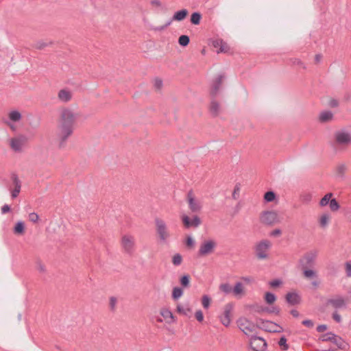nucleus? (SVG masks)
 <instances>
[{
  "instance_id": "24",
  "label": "nucleus",
  "mask_w": 351,
  "mask_h": 351,
  "mask_svg": "<svg viewBox=\"0 0 351 351\" xmlns=\"http://www.w3.org/2000/svg\"><path fill=\"white\" fill-rule=\"evenodd\" d=\"M221 111V106L215 100H212L210 106V112L213 116H217Z\"/></svg>"
},
{
  "instance_id": "10",
  "label": "nucleus",
  "mask_w": 351,
  "mask_h": 351,
  "mask_svg": "<svg viewBox=\"0 0 351 351\" xmlns=\"http://www.w3.org/2000/svg\"><path fill=\"white\" fill-rule=\"evenodd\" d=\"M233 307L234 306L232 303H228L226 304L224 306L222 314L219 317L221 323L226 327L229 326L230 324L231 313L233 310Z\"/></svg>"
},
{
  "instance_id": "48",
  "label": "nucleus",
  "mask_w": 351,
  "mask_h": 351,
  "mask_svg": "<svg viewBox=\"0 0 351 351\" xmlns=\"http://www.w3.org/2000/svg\"><path fill=\"white\" fill-rule=\"evenodd\" d=\"M195 316L197 320L199 322H202L204 320V315L201 310H197L195 313Z\"/></svg>"
},
{
  "instance_id": "19",
  "label": "nucleus",
  "mask_w": 351,
  "mask_h": 351,
  "mask_svg": "<svg viewBox=\"0 0 351 351\" xmlns=\"http://www.w3.org/2000/svg\"><path fill=\"white\" fill-rule=\"evenodd\" d=\"M328 302L335 308H342L346 307V300L341 296H337L335 298L330 299Z\"/></svg>"
},
{
  "instance_id": "59",
  "label": "nucleus",
  "mask_w": 351,
  "mask_h": 351,
  "mask_svg": "<svg viewBox=\"0 0 351 351\" xmlns=\"http://www.w3.org/2000/svg\"><path fill=\"white\" fill-rule=\"evenodd\" d=\"M150 4L153 6L160 8L161 7V3L158 0H152Z\"/></svg>"
},
{
  "instance_id": "52",
  "label": "nucleus",
  "mask_w": 351,
  "mask_h": 351,
  "mask_svg": "<svg viewBox=\"0 0 351 351\" xmlns=\"http://www.w3.org/2000/svg\"><path fill=\"white\" fill-rule=\"evenodd\" d=\"M302 324L308 328H312L314 326L313 321L310 319H305L302 322Z\"/></svg>"
},
{
  "instance_id": "36",
  "label": "nucleus",
  "mask_w": 351,
  "mask_h": 351,
  "mask_svg": "<svg viewBox=\"0 0 351 351\" xmlns=\"http://www.w3.org/2000/svg\"><path fill=\"white\" fill-rule=\"evenodd\" d=\"M211 300L207 295H204L202 298V304L204 308L207 309L210 305Z\"/></svg>"
},
{
  "instance_id": "5",
  "label": "nucleus",
  "mask_w": 351,
  "mask_h": 351,
  "mask_svg": "<svg viewBox=\"0 0 351 351\" xmlns=\"http://www.w3.org/2000/svg\"><path fill=\"white\" fill-rule=\"evenodd\" d=\"M121 247L123 252L129 255H133L136 250V240L133 235L126 234L121 237Z\"/></svg>"
},
{
  "instance_id": "25",
  "label": "nucleus",
  "mask_w": 351,
  "mask_h": 351,
  "mask_svg": "<svg viewBox=\"0 0 351 351\" xmlns=\"http://www.w3.org/2000/svg\"><path fill=\"white\" fill-rule=\"evenodd\" d=\"M334 344H335L339 349L343 350L345 347V342L343 339L335 334L332 336L331 340Z\"/></svg>"
},
{
  "instance_id": "18",
  "label": "nucleus",
  "mask_w": 351,
  "mask_h": 351,
  "mask_svg": "<svg viewBox=\"0 0 351 351\" xmlns=\"http://www.w3.org/2000/svg\"><path fill=\"white\" fill-rule=\"evenodd\" d=\"M286 301L290 305H296L300 303L301 298L295 292H289L286 295Z\"/></svg>"
},
{
  "instance_id": "51",
  "label": "nucleus",
  "mask_w": 351,
  "mask_h": 351,
  "mask_svg": "<svg viewBox=\"0 0 351 351\" xmlns=\"http://www.w3.org/2000/svg\"><path fill=\"white\" fill-rule=\"evenodd\" d=\"M345 266H346L347 276L350 277L351 276V263L346 262L345 264Z\"/></svg>"
},
{
  "instance_id": "3",
  "label": "nucleus",
  "mask_w": 351,
  "mask_h": 351,
  "mask_svg": "<svg viewBox=\"0 0 351 351\" xmlns=\"http://www.w3.org/2000/svg\"><path fill=\"white\" fill-rule=\"evenodd\" d=\"M154 222L156 225V231L160 242L162 243H167L168 240L170 239L171 234L166 222L160 218H156Z\"/></svg>"
},
{
  "instance_id": "17",
  "label": "nucleus",
  "mask_w": 351,
  "mask_h": 351,
  "mask_svg": "<svg viewBox=\"0 0 351 351\" xmlns=\"http://www.w3.org/2000/svg\"><path fill=\"white\" fill-rule=\"evenodd\" d=\"M224 78L223 75H219L212 83L210 95L215 97L221 86L222 80Z\"/></svg>"
},
{
  "instance_id": "28",
  "label": "nucleus",
  "mask_w": 351,
  "mask_h": 351,
  "mask_svg": "<svg viewBox=\"0 0 351 351\" xmlns=\"http://www.w3.org/2000/svg\"><path fill=\"white\" fill-rule=\"evenodd\" d=\"M25 232V224L23 221H18L14 228V232L16 234H23Z\"/></svg>"
},
{
  "instance_id": "37",
  "label": "nucleus",
  "mask_w": 351,
  "mask_h": 351,
  "mask_svg": "<svg viewBox=\"0 0 351 351\" xmlns=\"http://www.w3.org/2000/svg\"><path fill=\"white\" fill-rule=\"evenodd\" d=\"M233 291L235 295L241 294L243 292L242 283L240 282H237L234 287Z\"/></svg>"
},
{
  "instance_id": "56",
  "label": "nucleus",
  "mask_w": 351,
  "mask_h": 351,
  "mask_svg": "<svg viewBox=\"0 0 351 351\" xmlns=\"http://www.w3.org/2000/svg\"><path fill=\"white\" fill-rule=\"evenodd\" d=\"M10 211V206L8 204H4L1 207V213L3 214H5V213H8Z\"/></svg>"
},
{
  "instance_id": "42",
  "label": "nucleus",
  "mask_w": 351,
  "mask_h": 351,
  "mask_svg": "<svg viewBox=\"0 0 351 351\" xmlns=\"http://www.w3.org/2000/svg\"><path fill=\"white\" fill-rule=\"evenodd\" d=\"M177 311L182 315H187L188 313L191 311L189 308H184L182 305L179 304L177 306Z\"/></svg>"
},
{
  "instance_id": "27",
  "label": "nucleus",
  "mask_w": 351,
  "mask_h": 351,
  "mask_svg": "<svg viewBox=\"0 0 351 351\" xmlns=\"http://www.w3.org/2000/svg\"><path fill=\"white\" fill-rule=\"evenodd\" d=\"M330 221V215L328 213H324L319 218V225L322 228H326Z\"/></svg>"
},
{
  "instance_id": "22",
  "label": "nucleus",
  "mask_w": 351,
  "mask_h": 351,
  "mask_svg": "<svg viewBox=\"0 0 351 351\" xmlns=\"http://www.w3.org/2000/svg\"><path fill=\"white\" fill-rule=\"evenodd\" d=\"M160 315L167 322L171 323L174 322V317L172 312L169 309L166 308H162L160 310Z\"/></svg>"
},
{
  "instance_id": "12",
  "label": "nucleus",
  "mask_w": 351,
  "mask_h": 351,
  "mask_svg": "<svg viewBox=\"0 0 351 351\" xmlns=\"http://www.w3.org/2000/svg\"><path fill=\"white\" fill-rule=\"evenodd\" d=\"M26 141V137L25 136L21 135L11 138L10 145L12 150L16 152H20L22 151Z\"/></svg>"
},
{
  "instance_id": "53",
  "label": "nucleus",
  "mask_w": 351,
  "mask_h": 351,
  "mask_svg": "<svg viewBox=\"0 0 351 351\" xmlns=\"http://www.w3.org/2000/svg\"><path fill=\"white\" fill-rule=\"evenodd\" d=\"M154 86L157 89H160L162 86V81L160 79H156L154 81Z\"/></svg>"
},
{
  "instance_id": "13",
  "label": "nucleus",
  "mask_w": 351,
  "mask_h": 351,
  "mask_svg": "<svg viewBox=\"0 0 351 351\" xmlns=\"http://www.w3.org/2000/svg\"><path fill=\"white\" fill-rule=\"evenodd\" d=\"M182 223L186 228H190L191 227L197 228L201 224V220L197 215H194L191 219L188 215H183L182 216Z\"/></svg>"
},
{
  "instance_id": "7",
  "label": "nucleus",
  "mask_w": 351,
  "mask_h": 351,
  "mask_svg": "<svg viewBox=\"0 0 351 351\" xmlns=\"http://www.w3.org/2000/svg\"><path fill=\"white\" fill-rule=\"evenodd\" d=\"M237 323L239 329L247 336H252L256 330V326L245 317L239 318Z\"/></svg>"
},
{
  "instance_id": "14",
  "label": "nucleus",
  "mask_w": 351,
  "mask_h": 351,
  "mask_svg": "<svg viewBox=\"0 0 351 351\" xmlns=\"http://www.w3.org/2000/svg\"><path fill=\"white\" fill-rule=\"evenodd\" d=\"M262 328L269 332H281L283 330L280 326L271 321H263L262 322Z\"/></svg>"
},
{
  "instance_id": "20",
  "label": "nucleus",
  "mask_w": 351,
  "mask_h": 351,
  "mask_svg": "<svg viewBox=\"0 0 351 351\" xmlns=\"http://www.w3.org/2000/svg\"><path fill=\"white\" fill-rule=\"evenodd\" d=\"M213 46L216 49V51L219 53L226 52L228 50V45L220 39H215L213 41Z\"/></svg>"
},
{
  "instance_id": "43",
  "label": "nucleus",
  "mask_w": 351,
  "mask_h": 351,
  "mask_svg": "<svg viewBox=\"0 0 351 351\" xmlns=\"http://www.w3.org/2000/svg\"><path fill=\"white\" fill-rule=\"evenodd\" d=\"M278 344H279V346H280V347H282V349H283L284 350H288V348H289V346H288V344L287 343V339L285 338V336H282V337L280 339V340H279V341H278Z\"/></svg>"
},
{
  "instance_id": "4",
  "label": "nucleus",
  "mask_w": 351,
  "mask_h": 351,
  "mask_svg": "<svg viewBox=\"0 0 351 351\" xmlns=\"http://www.w3.org/2000/svg\"><path fill=\"white\" fill-rule=\"evenodd\" d=\"M271 247V242L263 239L257 242L254 246L256 256L259 260H265L269 258V251Z\"/></svg>"
},
{
  "instance_id": "61",
  "label": "nucleus",
  "mask_w": 351,
  "mask_h": 351,
  "mask_svg": "<svg viewBox=\"0 0 351 351\" xmlns=\"http://www.w3.org/2000/svg\"><path fill=\"white\" fill-rule=\"evenodd\" d=\"M241 279L243 281H244L246 283H250L253 280L252 278H251L250 276L242 277Z\"/></svg>"
},
{
  "instance_id": "39",
  "label": "nucleus",
  "mask_w": 351,
  "mask_h": 351,
  "mask_svg": "<svg viewBox=\"0 0 351 351\" xmlns=\"http://www.w3.org/2000/svg\"><path fill=\"white\" fill-rule=\"evenodd\" d=\"M219 289L226 294H228L232 291V287L228 283H223L219 286Z\"/></svg>"
},
{
  "instance_id": "55",
  "label": "nucleus",
  "mask_w": 351,
  "mask_h": 351,
  "mask_svg": "<svg viewBox=\"0 0 351 351\" xmlns=\"http://www.w3.org/2000/svg\"><path fill=\"white\" fill-rule=\"evenodd\" d=\"M313 279H315L313 280L312 282H311V285L313 288H317L320 284V281L318 280L317 277V278H313Z\"/></svg>"
},
{
  "instance_id": "23",
  "label": "nucleus",
  "mask_w": 351,
  "mask_h": 351,
  "mask_svg": "<svg viewBox=\"0 0 351 351\" xmlns=\"http://www.w3.org/2000/svg\"><path fill=\"white\" fill-rule=\"evenodd\" d=\"M188 14V10L186 9H182L179 10L173 14L172 19L170 20L171 22L173 21H181L184 20Z\"/></svg>"
},
{
  "instance_id": "1",
  "label": "nucleus",
  "mask_w": 351,
  "mask_h": 351,
  "mask_svg": "<svg viewBox=\"0 0 351 351\" xmlns=\"http://www.w3.org/2000/svg\"><path fill=\"white\" fill-rule=\"evenodd\" d=\"M77 114L71 108L60 109L57 122L56 139L60 148L66 146L69 138L73 135Z\"/></svg>"
},
{
  "instance_id": "15",
  "label": "nucleus",
  "mask_w": 351,
  "mask_h": 351,
  "mask_svg": "<svg viewBox=\"0 0 351 351\" xmlns=\"http://www.w3.org/2000/svg\"><path fill=\"white\" fill-rule=\"evenodd\" d=\"M277 220V214L272 211H265L262 213L261 216V221L262 223L271 225L275 223Z\"/></svg>"
},
{
  "instance_id": "58",
  "label": "nucleus",
  "mask_w": 351,
  "mask_h": 351,
  "mask_svg": "<svg viewBox=\"0 0 351 351\" xmlns=\"http://www.w3.org/2000/svg\"><path fill=\"white\" fill-rule=\"evenodd\" d=\"M326 329H327V326L325 324L319 325L317 327V330L319 332H322L325 331Z\"/></svg>"
},
{
  "instance_id": "9",
  "label": "nucleus",
  "mask_w": 351,
  "mask_h": 351,
  "mask_svg": "<svg viewBox=\"0 0 351 351\" xmlns=\"http://www.w3.org/2000/svg\"><path fill=\"white\" fill-rule=\"evenodd\" d=\"M250 345L254 351H265L267 348L265 340L254 335L251 336Z\"/></svg>"
},
{
  "instance_id": "31",
  "label": "nucleus",
  "mask_w": 351,
  "mask_h": 351,
  "mask_svg": "<svg viewBox=\"0 0 351 351\" xmlns=\"http://www.w3.org/2000/svg\"><path fill=\"white\" fill-rule=\"evenodd\" d=\"M9 119L12 121H19L21 119V114L18 110H13L9 113Z\"/></svg>"
},
{
  "instance_id": "44",
  "label": "nucleus",
  "mask_w": 351,
  "mask_h": 351,
  "mask_svg": "<svg viewBox=\"0 0 351 351\" xmlns=\"http://www.w3.org/2000/svg\"><path fill=\"white\" fill-rule=\"evenodd\" d=\"M334 333L329 332L322 335L320 337V340L322 341H330Z\"/></svg>"
},
{
  "instance_id": "29",
  "label": "nucleus",
  "mask_w": 351,
  "mask_h": 351,
  "mask_svg": "<svg viewBox=\"0 0 351 351\" xmlns=\"http://www.w3.org/2000/svg\"><path fill=\"white\" fill-rule=\"evenodd\" d=\"M332 196V193H328L326 194L319 201V206L322 207L326 206L329 204L330 201L332 199L331 197Z\"/></svg>"
},
{
  "instance_id": "45",
  "label": "nucleus",
  "mask_w": 351,
  "mask_h": 351,
  "mask_svg": "<svg viewBox=\"0 0 351 351\" xmlns=\"http://www.w3.org/2000/svg\"><path fill=\"white\" fill-rule=\"evenodd\" d=\"M180 284L184 287H186L189 285V276L188 275H184L180 278Z\"/></svg>"
},
{
  "instance_id": "57",
  "label": "nucleus",
  "mask_w": 351,
  "mask_h": 351,
  "mask_svg": "<svg viewBox=\"0 0 351 351\" xmlns=\"http://www.w3.org/2000/svg\"><path fill=\"white\" fill-rule=\"evenodd\" d=\"M186 245L187 246L189 247H193L194 245H195V241L193 239L192 237H189L186 239Z\"/></svg>"
},
{
  "instance_id": "54",
  "label": "nucleus",
  "mask_w": 351,
  "mask_h": 351,
  "mask_svg": "<svg viewBox=\"0 0 351 351\" xmlns=\"http://www.w3.org/2000/svg\"><path fill=\"white\" fill-rule=\"evenodd\" d=\"M332 318L335 319V322L337 323H340L341 322V315L335 312L332 314Z\"/></svg>"
},
{
  "instance_id": "34",
  "label": "nucleus",
  "mask_w": 351,
  "mask_h": 351,
  "mask_svg": "<svg viewBox=\"0 0 351 351\" xmlns=\"http://www.w3.org/2000/svg\"><path fill=\"white\" fill-rule=\"evenodd\" d=\"M265 300L267 304H271L276 301V297L274 293L267 292L265 295Z\"/></svg>"
},
{
  "instance_id": "32",
  "label": "nucleus",
  "mask_w": 351,
  "mask_h": 351,
  "mask_svg": "<svg viewBox=\"0 0 351 351\" xmlns=\"http://www.w3.org/2000/svg\"><path fill=\"white\" fill-rule=\"evenodd\" d=\"M202 15L199 12H194L191 16V22L194 25H198L200 23Z\"/></svg>"
},
{
  "instance_id": "35",
  "label": "nucleus",
  "mask_w": 351,
  "mask_h": 351,
  "mask_svg": "<svg viewBox=\"0 0 351 351\" xmlns=\"http://www.w3.org/2000/svg\"><path fill=\"white\" fill-rule=\"evenodd\" d=\"M190 42V38L186 35H182L180 36L178 39L179 44L182 47H186L189 45Z\"/></svg>"
},
{
  "instance_id": "38",
  "label": "nucleus",
  "mask_w": 351,
  "mask_h": 351,
  "mask_svg": "<svg viewBox=\"0 0 351 351\" xmlns=\"http://www.w3.org/2000/svg\"><path fill=\"white\" fill-rule=\"evenodd\" d=\"M171 23V21H169L167 22L166 24L162 26L158 27H154V26H150V29L154 30L155 32H161L165 30L168 26H169Z\"/></svg>"
},
{
  "instance_id": "40",
  "label": "nucleus",
  "mask_w": 351,
  "mask_h": 351,
  "mask_svg": "<svg viewBox=\"0 0 351 351\" xmlns=\"http://www.w3.org/2000/svg\"><path fill=\"white\" fill-rule=\"evenodd\" d=\"M182 257L180 254H176L172 258V263L174 265L178 266L182 263Z\"/></svg>"
},
{
  "instance_id": "47",
  "label": "nucleus",
  "mask_w": 351,
  "mask_h": 351,
  "mask_svg": "<svg viewBox=\"0 0 351 351\" xmlns=\"http://www.w3.org/2000/svg\"><path fill=\"white\" fill-rule=\"evenodd\" d=\"M240 189H241L240 184H237L235 185V186H234V191H233V193H232V197L234 199H236L238 198Z\"/></svg>"
},
{
  "instance_id": "62",
  "label": "nucleus",
  "mask_w": 351,
  "mask_h": 351,
  "mask_svg": "<svg viewBox=\"0 0 351 351\" xmlns=\"http://www.w3.org/2000/svg\"><path fill=\"white\" fill-rule=\"evenodd\" d=\"M47 45L44 43H42V42H38L36 43V47L37 49H43V47H45Z\"/></svg>"
},
{
  "instance_id": "50",
  "label": "nucleus",
  "mask_w": 351,
  "mask_h": 351,
  "mask_svg": "<svg viewBox=\"0 0 351 351\" xmlns=\"http://www.w3.org/2000/svg\"><path fill=\"white\" fill-rule=\"evenodd\" d=\"M117 304V298L114 297H111L110 298V306L111 310L114 311L115 309Z\"/></svg>"
},
{
  "instance_id": "33",
  "label": "nucleus",
  "mask_w": 351,
  "mask_h": 351,
  "mask_svg": "<svg viewBox=\"0 0 351 351\" xmlns=\"http://www.w3.org/2000/svg\"><path fill=\"white\" fill-rule=\"evenodd\" d=\"M328 205H329L330 209L332 212L337 211L340 208L339 204L338 203V202L337 201V199L335 198L332 199L330 201V203Z\"/></svg>"
},
{
  "instance_id": "16",
  "label": "nucleus",
  "mask_w": 351,
  "mask_h": 351,
  "mask_svg": "<svg viewBox=\"0 0 351 351\" xmlns=\"http://www.w3.org/2000/svg\"><path fill=\"white\" fill-rule=\"evenodd\" d=\"M72 98L73 93L67 88H62L58 93V99L62 103H68L72 99Z\"/></svg>"
},
{
  "instance_id": "46",
  "label": "nucleus",
  "mask_w": 351,
  "mask_h": 351,
  "mask_svg": "<svg viewBox=\"0 0 351 351\" xmlns=\"http://www.w3.org/2000/svg\"><path fill=\"white\" fill-rule=\"evenodd\" d=\"M29 219L33 223H36L39 219V216L36 213H32L29 215Z\"/></svg>"
},
{
  "instance_id": "41",
  "label": "nucleus",
  "mask_w": 351,
  "mask_h": 351,
  "mask_svg": "<svg viewBox=\"0 0 351 351\" xmlns=\"http://www.w3.org/2000/svg\"><path fill=\"white\" fill-rule=\"evenodd\" d=\"M276 194L273 191H268L265 194L264 199L266 202H270L274 200Z\"/></svg>"
},
{
  "instance_id": "11",
  "label": "nucleus",
  "mask_w": 351,
  "mask_h": 351,
  "mask_svg": "<svg viewBox=\"0 0 351 351\" xmlns=\"http://www.w3.org/2000/svg\"><path fill=\"white\" fill-rule=\"evenodd\" d=\"M335 137L339 145H348L351 143V134L346 130H342L336 132Z\"/></svg>"
},
{
  "instance_id": "6",
  "label": "nucleus",
  "mask_w": 351,
  "mask_h": 351,
  "mask_svg": "<svg viewBox=\"0 0 351 351\" xmlns=\"http://www.w3.org/2000/svg\"><path fill=\"white\" fill-rule=\"evenodd\" d=\"M186 201L189 210L193 213H200L202 210V204L195 196L193 190H189L186 195Z\"/></svg>"
},
{
  "instance_id": "64",
  "label": "nucleus",
  "mask_w": 351,
  "mask_h": 351,
  "mask_svg": "<svg viewBox=\"0 0 351 351\" xmlns=\"http://www.w3.org/2000/svg\"><path fill=\"white\" fill-rule=\"evenodd\" d=\"M291 314L293 317H299V315H300L299 312H298L297 310H295V309H293V310H291Z\"/></svg>"
},
{
  "instance_id": "49",
  "label": "nucleus",
  "mask_w": 351,
  "mask_h": 351,
  "mask_svg": "<svg viewBox=\"0 0 351 351\" xmlns=\"http://www.w3.org/2000/svg\"><path fill=\"white\" fill-rule=\"evenodd\" d=\"M269 284L271 287H277L282 284V280L280 279H275L270 281Z\"/></svg>"
},
{
  "instance_id": "2",
  "label": "nucleus",
  "mask_w": 351,
  "mask_h": 351,
  "mask_svg": "<svg viewBox=\"0 0 351 351\" xmlns=\"http://www.w3.org/2000/svg\"><path fill=\"white\" fill-rule=\"evenodd\" d=\"M316 258L317 252H311L310 253L305 254L303 258L300 260L303 274L306 278L310 279L317 278V272L315 270L310 269L314 267Z\"/></svg>"
},
{
  "instance_id": "60",
  "label": "nucleus",
  "mask_w": 351,
  "mask_h": 351,
  "mask_svg": "<svg viewBox=\"0 0 351 351\" xmlns=\"http://www.w3.org/2000/svg\"><path fill=\"white\" fill-rule=\"evenodd\" d=\"M280 234H281V230L280 229H276L270 233V235L273 236V237H277Z\"/></svg>"
},
{
  "instance_id": "8",
  "label": "nucleus",
  "mask_w": 351,
  "mask_h": 351,
  "mask_svg": "<svg viewBox=\"0 0 351 351\" xmlns=\"http://www.w3.org/2000/svg\"><path fill=\"white\" fill-rule=\"evenodd\" d=\"M217 247V243L213 239L204 241L199 245L197 254L200 257L211 254Z\"/></svg>"
},
{
  "instance_id": "26",
  "label": "nucleus",
  "mask_w": 351,
  "mask_h": 351,
  "mask_svg": "<svg viewBox=\"0 0 351 351\" xmlns=\"http://www.w3.org/2000/svg\"><path fill=\"white\" fill-rule=\"evenodd\" d=\"M333 114L330 111H324L319 114V119L321 122H327L332 120Z\"/></svg>"
},
{
  "instance_id": "63",
  "label": "nucleus",
  "mask_w": 351,
  "mask_h": 351,
  "mask_svg": "<svg viewBox=\"0 0 351 351\" xmlns=\"http://www.w3.org/2000/svg\"><path fill=\"white\" fill-rule=\"evenodd\" d=\"M293 64H297V65H300L301 66L302 68L305 69V66H304L303 63L302 62L301 60H298V59H295L293 62Z\"/></svg>"
},
{
  "instance_id": "21",
  "label": "nucleus",
  "mask_w": 351,
  "mask_h": 351,
  "mask_svg": "<svg viewBox=\"0 0 351 351\" xmlns=\"http://www.w3.org/2000/svg\"><path fill=\"white\" fill-rule=\"evenodd\" d=\"M12 180L15 185L14 189L11 192V196L12 199H14L17 197L19 194L20 193L21 189V181L19 179L18 176L16 175L12 176Z\"/></svg>"
},
{
  "instance_id": "30",
  "label": "nucleus",
  "mask_w": 351,
  "mask_h": 351,
  "mask_svg": "<svg viewBox=\"0 0 351 351\" xmlns=\"http://www.w3.org/2000/svg\"><path fill=\"white\" fill-rule=\"evenodd\" d=\"M183 290L182 288L176 287L173 289L172 298L173 300H178L183 295Z\"/></svg>"
}]
</instances>
